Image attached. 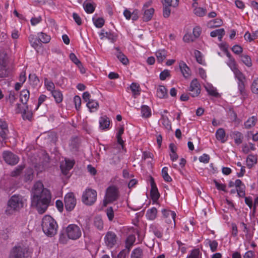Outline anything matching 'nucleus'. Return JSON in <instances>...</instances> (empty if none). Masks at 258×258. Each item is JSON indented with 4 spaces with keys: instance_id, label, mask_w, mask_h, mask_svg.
<instances>
[{
    "instance_id": "nucleus-20",
    "label": "nucleus",
    "mask_w": 258,
    "mask_h": 258,
    "mask_svg": "<svg viewBox=\"0 0 258 258\" xmlns=\"http://www.w3.org/2000/svg\"><path fill=\"white\" fill-rule=\"evenodd\" d=\"M167 53V51L164 49H159L156 52V56L158 62H162L166 58Z\"/></svg>"
},
{
    "instance_id": "nucleus-64",
    "label": "nucleus",
    "mask_w": 258,
    "mask_h": 258,
    "mask_svg": "<svg viewBox=\"0 0 258 258\" xmlns=\"http://www.w3.org/2000/svg\"><path fill=\"white\" fill-rule=\"evenodd\" d=\"M170 76L169 71L168 70H165L160 74V79L161 80H165L167 77Z\"/></svg>"
},
{
    "instance_id": "nucleus-39",
    "label": "nucleus",
    "mask_w": 258,
    "mask_h": 258,
    "mask_svg": "<svg viewBox=\"0 0 258 258\" xmlns=\"http://www.w3.org/2000/svg\"><path fill=\"white\" fill-rule=\"evenodd\" d=\"M168 169L166 167L163 168L162 170V177L165 181L167 182H170L172 181V178L168 174Z\"/></svg>"
},
{
    "instance_id": "nucleus-53",
    "label": "nucleus",
    "mask_w": 258,
    "mask_h": 258,
    "mask_svg": "<svg viewBox=\"0 0 258 258\" xmlns=\"http://www.w3.org/2000/svg\"><path fill=\"white\" fill-rule=\"evenodd\" d=\"M245 186L244 184L242 185V186L237 187L236 191H237V194L238 195L239 197H245Z\"/></svg>"
},
{
    "instance_id": "nucleus-56",
    "label": "nucleus",
    "mask_w": 258,
    "mask_h": 258,
    "mask_svg": "<svg viewBox=\"0 0 258 258\" xmlns=\"http://www.w3.org/2000/svg\"><path fill=\"white\" fill-rule=\"evenodd\" d=\"M163 5H167L168 6L176 7L178 4V0H164Z\"/></svg>"
},
{
    "instance_id": "nucleus-22",
    "label": "nucleus",
    "mask_w": 258,
    "mask_h": 258,
    "mask_svg": "<svg viewBox=\"0 0 258 258\" xmlns=\"http://www.w3.org/2000/svg\"><path fill=\"white\" fill-rule=\"evenodd\" d=\"M216 137L218 140L220 141L222 143H224L226 142L225 132L223 128H220L217 130Z\"/></svg>"
},
{
    "instance_id": "nucleus-23",
    "label": "nucleus",
    "mask_w": 258,
    "mask_h": 258,
    "mask_svg": "<svg viewBox=\"0 0 258 258\" xmlns=\"http://www.w3.org/2000/svg\"><path fill=\"white\" fill-rule=\"evenodd\" d=\"M99 124L100 128L101 130H105L108 128L110 124V121L106 116H104L100 117Z\"/></svg>"
},
{
    "instance_id": "nucleus-32",
    "label": "nucleus",
    "mask_w": 258,
    "mask_h": 258,
    "mask_svg": "<svg viewBox=\"0 0 258 258\" xmlns=\"http://www.w3.org/2000/svg\"><path fill=\"white\" fill-rule=\"evenodd\" d=\"M51 94L57 103H60L62 100V94L59 90L52 91Z\"/></svg>"
},
{
    "instance_id": "nucleus-10",
    "label": "nucleus",
    "mask_w": 258,
    "mask_h": 258,
    "mask_svg": "<svg viewBox=\"0 0 258 258\" xmlns=\"http://www.w3.org/2000/svg\"><path fill=\"white\" fill-rule=\"evenodd\" d=\"M3 157L5 161L9 165H16L19 161L18 156L9 151H6L3 152Z\"/></svg>"
},
{
    "instance_id": "nucleus-42",
    "label": "nucleus",
    "mask_w": 258,
    "mask_h": 258,
    "mask_svg": "<svg viewBox=\"0 0 258 258\" xmlns=\"http://www.w3.org/2000/svg\"><path fill=\"white\" fill-rule=\"evenodd\" d=\"M242 61L248 67L252 66V62L249 56L247 55H242L241 56Z\"/></svg>"
},
{
    "instance_id": "nucleus-1",
    "label": "nucleus",
    "mask_w": 258,
    "mask_h": 258,
    "mask_svg": "<svg viewBox=\"0 0 258 258\" xmlns=\"http://www.w3.org/2000/svg\"><path fill=\"white\" fill-rule=\"evenodd\" d=\"M50 200V191L44 188L41 182H36L32 192L31 206L35 207L39 213L43 214L47 209Z\"/></svg>"
},
{
    "instance_id": "nucleus-24",
    "label": "nucleus",
    "mask_w": 258,
    "mask_h": 258,
    "mask_svg": "<svg viewBox=\"0 0 258 258\" xmlns=\"http://www.w3.org/2000/svg\"><path fill=\"white\" fill-rule=\"evenodd\" d=\"M154 13V9L153 8H150L149 9L145 10L144 15L143 17V20L146 22L150 20L152 18Z\"/></svg>"
},
{
    "instance_id": "nucleus-27",
    "label": "nucleus",
    "mask_w": 258,
    "mask_h": 258,
    "mask_svg": "<svg viewBox=\"0 0 258 258\" xmlns=\"http://www.w3.org/2000/svg\"><path fill=\"white\" fill-rule=\"evenodd\" d=\"M257 162V158L254 155L252 154L249 155L246 159L247 166L249 168L252 167V166L256 164Z\"/></svg>"
},
{
    "instance_id": "nucleus-8",
    "label": "nucleus",
    "mask_w": 258,
    "mask_h": 258,
    "mask_svg": "<svg viewBox=\"0 0 258 258\" xmlns=\"http://www.w3.org/2000/svg\"><path fill=\"white\" fill-rule=\"evenodd\" d=\"M66 233L70 239H77L81 236V230L75 224H70L66 228Z\"/></svg>"
},
{
    "instance_id": "nucleus-25",
    "label": "nucleus",
    "mask_w": 258,
    "mask_h": 258,
    "mask_svg": "<svg viewBox=\"0 0 258 258\" xmlns=\"http://www.w3.org/2000/svg\"><path fill=\"white\" fill-rule=\"evenodd\" d=\"M142 116L144 118H149L151 115V110L147 105H142L141 106Z\"/></svg>"
},
{
    "instance_id": "nucleus-19",
    "label": "nucleus",
    "mask_w": 258,
    "mask_h": 258,
    "mask_svg": "<svg viewBox=\"0 0 258 258\" xmlns=\"http://www.w3.org/2000/svg\"><path fill=\"white\" fill-rule=\"evenodd\" d=\"M157 96L159 98H166L168 97L167 90L165 86L160 85L157 90Z\"/></svg>"
},
{
    "instance_id": "nucleus-49",
    "label": "nucleus",
    "mask_w": 258,
    "mask_h": 258,
    "mask_svg": "<svg viewBox=\"0 0 258 258\" xmlns=\"http://www.w3.org/2000/svg\"><path fill=\"white\" fill-rule=\"evenodd\" d=\"M206 13V10L202 8H197L194 10V13L199 17L204 16Z\"/></svg>"
},
{
    "instance_id": "nucleus-35",
    "label": "nucleus",
    "mask_w": 258,
    "mask_h": 258,
    "mask_svg": "<svg viewBox=\"0 0 258 258\" xmlns=\"http://www.w3.org/2000/svg\"><path fill=\"white\" fill-rule=\"evenodd\" d=\"M22 117L24 119L30 120L32 117V112L28 110V106H26L23 109Z\"/></svg>"
},
{
    "instance_id": "nucleus-60",
    "label": "nucleus",
    "mask_w": 258,
    "mask_h": 258,
    "mask_svg": "<svg viewBox=\"0 0 258 258\" xmlns=\"http://www.w3.org/2000/svg\"><path fill=\"white\" fill-rule=\"evenodd\" d=\"M194 54L197 62L200 64H203V59L201 52L196 50Z\"/></svg>"
},
{
    "instance_id": "nucleus-4",
    "label": "nucleus",
    "mask_w": 258,
    "mask_h": 258,
    "mask_svg": "<svg viewBox=\"0 0 258 258\" xmlns=\"http://www.w3.org/2000/svg\"><path fill=\"white\" fill-rule=\"evenodd\" d=\"M29 255L28 247L24 245H18L11 250L8 258H29Z\"/></svg>"
},
{
    "instance_id": "nucleus-62",
    "label": "nucleus",
    "mask_w": 258,
    "mask_h": 258,
    "mask_svg": "<svg viewBox=\"0 0 258 258\" xmlns=\"http://www.w3.org/2000/svg\"><path fill=\"white\" fill-rule=\"evenodd\" d=\"M200 250L195 249L192 250L190 254L187 258H199Z\"/></svg>"
},
{
    "instance_id": "nucleus-58",
    "label": "nucleus",
    "mask_w": 258,
    "mask_h": 258,
    "mask_svg": "<svg viewBox=\"0 0 258 258\" xmlns=\"http://www.w3.org/2000/svg\"><path fill=\"white\" fill-rule=\"evenodd\" d=\"M232 51L236 54H239L242 52L243 48L239 45H235L231 48Z\"/></svg>"
},
{
    "instance_id": "nucleus-9",
    "label": "nucleus",
    "mask_w": 258,
    "mask_h": 258,
    "mask_svg": "<svg viewBox=\"0 0 258 258\" xmlns=\"http://www.w3.org/2000/svg\"><path fill=\"white\" fill-rule=\"evenodd\" d=\"M64 205L66 210L72 211L76 205V199L73 192L68 193L64 197Z\"/></svg>"
},
{
    "instance_id": "nucleus-37",
    "label": "nucleus",
    "mask_w": 258,
    "mask_h": 258,
    "mask_svg": "<svg viewBox=\"0 0 258 258\" xmlns=\"http://www.w3.org/2000/svg\"><path fill=\"white\" fill-rule=\"evenodd\" d=\"M39 35V39L40 42H42L44 43H48L50 40V37L47 35L46 34L41 32Z\"/></svg>"
},
{
    "instance_id": "nucleus-31",
    "label": "nucleus",
    "mask_w": 258,
    "mask_h": 258,
    "mask_svg": "<svg viewBox=\"0 0 258 258\" xmlns=\"http://www.w3.org/2000/svg\"><path fill=\"white\" fill-rule=\"evenodd\" d=\"M131 257V258H143V250L139 247L135 249L132 251Z\"/></svg>"
},
{
    "instance_id": "nucleus-26",
    "label": "nucleus",
    "mask_w": 258,
    "mask_h": 258,
    "mask_svg": "<svg viewBox=\"0 0 258 258\" xmlns=\"http://www.w3.org/2000/svg\"><path fill=\"white\" fill-rule=\"evenodd\" d=\"M29 91L28 90H23L20 93V101L23 104H26L29 98Z\"/></svg>"
},
{
    "instance_id": "nucleus-7",
    "label": "nucleus",
    "mask_w": 258,
    "mask_h": 258,
    "mask_svg": "<svg viewBox=\"0 0 258 258\" xmlns=\"http://www.w3.org/2000/svg\"><path fill=\"white\" fill-rule=\"evenodd\" d=\"M105 197L106 198L103 202L104 206H106L108 203H111L117 199V189L114 186H109L107 189Z\"/></svg>"
},
{
    "instance_id": "nucleus-40",
    "label": "nucleus",
    "mask_w": 258,
    "mask_h": 258,
    "mask_svg": "<svg viewBox=\"0 0 258 258\" xmlns=\"http://www.w3.org/2000/svg\"><path fill=\"white\" fill-rule=\"evenodd\" d=\"M161 121L162 124L165 126L166 128H167L168 130H170L171 129V125L170 122L168 119V118L164 115H162Z\"/></svg>"
},
{
    "instance_id": "nucleus-3",
    "label": "nucleus",
    "mask_w": 258,
    "mask_h": 258,
    "mask_svg": "<svg viewBox=\"0 0 258 258\" xmlns=\"http://www.w3.org/2000/svg\"><path fill=\"white\" fill-rule=\"evenodd\" d=\"M41 226L43 232L48 236L52 237L56 234L57 224L50 216L46 215L42 218Z\"/></svg>"
},
{
    "instance_id": "nucleus-63",
    "label": "nucleus",
    "mask_w": 258,
    "mask_h": 258,
    "mask_svg": "<svg viewBox=\"0 0 258 258\" xmlns=\"http://www.w3.org/2000/svg\"><path fill=\"white\" fill-rule=\"evenodd\" d=\"M210 159V156L208 155L204 154L202 156L199 157V161L201 162L207 163L209 162Z\"/></svg>"
},
{
    "instance_id": "nucleus-41",
    "label": "nucleus",
    "mask_w": 258,
    "mask_h": 258,
    "mask_svg": "<svg viewBox=\"0 0 258 258\" xmlns=\"http://www.w3.org/2000/svg\"><path fill=\"white\" fill-rule=\"evenodd\" d=\"M256 119L254 116H252L249 118L245 123L244 125L245 128H249L252 126H254L255 123Z\"/></svg>"
},
{
    "instance_id": "nucleus-14",
    "label": "nucleus",
    "mask_w": 258,
    "mask_h": 258,
    "mask_svg": "<svg viewBox=\"0 0 258 258\" xmlns=\"http://www.w3.org/2000/svg\"><path fill=\"white\" fill-rule=\"evenodd\" d=\"M99 36L101 39H103L104 38H106L108 40H110L112 43H114L117 38V35L116 34L110 32H105L104 29L101 30L99 34Z\"/></svg>"
},
{
    "instance_id": "nucleus-45",
    "label": "nucleus",
    "mask_w": 258,
    "mask_h": 258,
    "mask_svg": "<svg viewBox=\"0 0 258 258\" xmlns=\"http://www.w3.org/2000/svg\"><path fill=\"white\" fill-rule=\"evenodd\" d=\"M34 174L32 169H27L25 175L26 181H31L33 178Z\"/></svg>"
},
{
    "instance_id": "nucleus-54",
    "label": "nucleus",
    "mask_w": 258,
    "mask_h": 258,
    "mask_svg": "<svg viewBox=\"0 0 258 258\" xmlns=\"http://www.w3.org/2000/svg\"><path fill=\"white\" fill-rule=\"evenodd\" d=\"M107 217L109 221H112L114 218V211L111 207H108L106 210Z\"/></svg>"
},
{
    "instance_id": "nucleus-5",
    "label": "nucleus",
    "mask_w": 258,
    "mask_h": 258,
    "mask_svg": "<svg viewBox=\"0 0 258 258\" xmlns=\"http://www.w3.org/2000/svg\"><path fill=\"white\" fill-rule=\"evenodd\" d=\"M96 198L97 192L96 190L88 188L83 192L82 201L85 205L91 206L95 202Z\"/></svg>"
},
{
    "instance_id": "nucleus-13",
    "label": "nucleus",
    "mask_w": 258,
    "mask_h": 258,
    "mask_svg": "<svg viewBox=\"0 0 258 258\" xmlns=\"http://www.w3.org/2000/svg\"><path fill=\"white\" fill-rule=\"evenodd\" d=\"M150 181L151 186V189L150 191L151 196L152 200L155 201L158 200L160 197V195L153 177L150 176Z\"/></svg>"
},
{
    "instance_id": "nucleus-21",
    "label": "nucleus",
    "mask_w": 258,
    "mask_h": 258,
    "mask_svg": "<svg viewBox=\"0 0 258 258\" xmlns=\"http://www.w3.org/2000/svg\"><path fill=\"white\" fill-rule=\"evenodd\" d=\"M231 136L234 139L235 144L238 145L242 143L243 136L241 133L235 131L232 133Z\"/></svg>"
},
{
    "instance_id": "nucleus-55",
    "label": "nucleus",
    "mask_w": 258,
    "mask_h": 258,
    "mask_svg": "<svg viewBox=\"0 0 258 258\" xmlns=\"http://www.w3.org/2000/svg\"><path fill=\"white\" fill-rule=\"evenodd\" d=\"M163 15L165 18H168L169 17L171 13V10L169 8L170 6L168 5H163Z\"/></svg>"
},
{
    "instance_id": "nucleus-43",
    "label": "nucleus",
    "mask_w": 258,
    "mask_h": 258,
    "mask_svg": "<svg viewBox=\"0 0 258 258\" xmlns=\"http://www.w3.org/2000/svg\"><path fill=\"white\" fill-rule=\"evenodd\" d=\"M83 7L87 13H92L95 10L94 7L91 3H86L85 2L83 4Z\"/></svg>"
},
{
    "instance_id": "nucleus-52",
    "label": "nucleus",
    "mask_w": 258,
    "mask_h": 258,
    "mask_svg": "<svg viewBox=\"0 0 258 258\" xmlns=\"http://www.w3.org/2000/svg\"><path fill=\"white\" fill-rule=\"evenodd\" d=\"M223 33H225V30L223 28L216 29L215 30L212 31L210 33V36L212 37H215L216 36L220 35L221 34Z\"/></svg>"
},
{
    "instance_id": "nucleus-51",
    "label": "nucleus",
    "mask_w": 258,
    "mask_h": 258,
    "mask_svg": "<svg viewBox=\"0 0 258 258\" xmlns=\"http://www.w3.org/2000/svg\"><path fill=\"white\" fill-rule=\"evenodd\" d=\"M151 230L158 238H161L162 236L161 231L154 225H151Z\"/></svg>"
},
{
    "instance_id": "nucleus-6",
    "label": "nucleus",
    "mask_w": 258,
    "mask_h": 258,
    "mask_svg": "<svg viewBox=\"0 0 258 258\" xmlns=\"http://www.w3.org/2000/svg\"><path fill=\"white\" fill-rule=\"evenodd\" d=\"M233 71L235 77L238 80V88L240 94L242 96H244L245 95L244 84V80H245V77L242 73L235 67L234 68Z\"/></svg>"
},
{
    "instance_id": "nucleus-30",
    "label": "nucleus",
    "mask_w": 258,
    "mask_h": 258,
    "mask_svg": "<svg viewBox=\"0 0 258 258\" xmlns=\"http://www.w3.org/2000/svg\"><path fill=\"white\" fill-rule=\"evenodd\" d=\"M10 74V71L7 68V64L0 65V78L7 77Z\"/></svg>"
},
{
    "instance_id": "nucleus-18",
    "label": "nucleus",
    "mask_w": 258,
    "mask_h": 258,
    "mask_svg": "<svg viewBox=\"0 0 258 258\" xmlns=\"http://www.w3.org/2000/svg\"><path fill=\"white\" fill-rule=\"evenodd\" d=\"M29 39L31 46L35 49H37L41 47L42 44L40 42L39 38L37 39L35 37L34 35H31L29 37Z\"/></svg>"
},
{
    "instance_id": "nucleus-11",
    "label": "nucleus",
    "mask_w": 258,
    "mask_h": 258,
    "mask_svg": "<svg viewBox=\"0 0 258 258\" xmlns=\"http://www.w3.org/2000/svg\"><path fill=\"white\" fill-rule=\"evenodd\" d=\"M190 94L193 97L198 96L201 92L200 84L197 79H194L190 83L189 88Z\"/></svg>"
},
{
    "instance_id": "nucleus-15",
    "label": "nucleus",
    "mask_w": 258,
    "mask_h": 258,
    "mask_svg": "<svg viewBox=\"0 0 258 258\" xmlns=\"http://www.w3.org/2000/svg\"><path fill=\"white\" fill-rule=\"evenodd\" d=\"M162 213L164 218H167L168 217H171V219L169 220V221H167V223H171L173 221L174 225H175V218L176 217V214L174 212L167 210L166 209H163L162 210Z\"/></svg>"
},
{
    "instance_id": "nucleus-44",
    "label": "nucleus",
    "mask_w": 258,
    "mask_h": 258,
    "mask_svg": "<svg viewBox=\"0 0 258 258\" xmlns=\"http://www.w3.org/2000/svg\"><path fill=\"white\" fill-rule=\"evenodd\" d=\"M222 24V20L219 18L215 19L213 21H211L209 23L211 27H218L221 26Z\"/></svg>"
},
{
    "instance_id": "nucleus-28",
    "label": "nucleus",
    "mask_w": 258,
    "mask_h": 258,
    "mask_svg": "<svg viewBox=\"0 0 258 258\" xmlns=\"http://www.w3.org/2000/svg\"><path fill=\"white\" fill-rule=\"evenodd\" d=\"M86 105L90 109V111L92 112L97 109L99 107V103L97 101L91 99V101H89V102L87 103Z\"/></svg>"
},
{
    "instance_id": "nucleus-12",
    "label": "nucleus",
    "mask_w": 258,
    "mask_h": 258,
    "mask_svg": "<svg viewBox=\"0 0 258 258\" xmlns=\"http://www.w3.org/2000/svg\"><path fill=\"white\" fill-rule=\"evenodd\" d=\"M116 235L114 232L108 231L104 237L105 243L108 247L111 248L116 244Z\"/></svg>"
},
{
    "instance_id": "nucleus-2",
    "label": "nucleus",
    "mask_w": 258,
    "mask_h": 258,
    "mask_svg": "<svg viewBox=\"0 0 258 258\" xmlns=\"http://www.w3.org/2000/svg\"><path fill=\"white\" fill-rule=\"evenodd\" d=\"M25 200L19 195H14L8 202L5 213L8 215H11L19 212L24 207Z\"/></svg>"
},
{
    "instance_id": "nucleus-34",
    "label": "nucleus",
    "mask_w": 258,
    "mask_h": 258,
    "mask_svg": "<svg viewBox=\"0 0 258 258\" xmlns=\"http://www.w3.org/2000/svg\"><path fill=\"white\" fill-rule=\"evenodd\" d=\"M29 79L30 82V84L35 87L37 86L39 83V80L36 75L34 74H30L29 76Z\"/></svg>"
},
{
    "instance_id": "nucleus-38",
    "label": "nucleus",
    "mask_w": 258,
    "mask_h": 258,
    "mask_svg": "<svg viewBox=\"0 0 258 258\" xmlns=\"http://www.w3.org/2000/svg\"><path fill=\"white\" fill-rule=\"evenodd\" d=\"M8 55L4 51H0V65L7 64Z\"/></svg>"
},
{
    "instance_id": "nucleus-61",
    "label": "nucleus",
    "mask_w": 258,
    "mask_h": 258,
    "mask_svg": "<svg viewBox=\"0 0 258 258\" xmlns=\"http://www.w3.org/2000/svg\"><path fill=\"white\" fill-rule=\"evenodd\" d=\"M209 243L212 251L214 252L216 251L218 246L217 242L216 240H209Z\"/></svg>"
},
{
    "instance_id": "nucleus-36",
    "label": "nucleus",
    "mask_w": 258,
    "mask_h": 258,
    "mask_svg": "<svg viewBox=\"0 0 258 258\" xmlns=\"http://www.w3.org/2000/svg\"><path fill=\"white\" fill-rule=\"evenodd\" d=\"M130 88L134 96L139 95L140 94V86L138 84L136 83H132Z\"/></svg>"
},
{
    "instance_id": "nucleus-16",
    "label": "nucleus",
    "mask_w": 258,
    "mask_h": 258,
    "mask_svg": "<svg viewBox=\"0 0 258 258\" xmlns=\"http://www.w3.org/2000/svg\"><path fill=\"white\" fill-rule=\"evenodd\" d=\"M117 52L115 55L119 61L124 65H126L128 63V59L127 57L120 51L119 47H115Z\"/></svg>"
},
{
    "instance_id": "nucleus-17",
    "label": "nucleus",
    "mask_w": 258,
    "mask_h": 258,
    "mask_svg": "<svg viewBox=\"0 0 258 258\" xmlns=\"http://www.w3.org/2000/svg\"><path fill=\"white\" fill-rule=\"evenodd\" d=\"M179 68L183 76L185 78H188L190 75V70L187 67L185 62L181 61L179 62Z\"/></svg>"
},
{
    "instance_id": "nucleus-50",
    "label": "nucleus",
    "mask_w": 258,
    "mask_h": 258,
    "mask_svg": "<svg viewBox=\"0 0 258 258\" xmlns=\"http://www.w3.org/2000/svg\"><path fill=\"white\" fill-rule=\"evenodd\" d=\"M251 89L253 93L258 94V78L253 80Z\"/></svg>"
},
{
    "instance_id": "nucleus-47",
    "label": "nucleus",
    "mask_w": 258,
    "mask_h": 258,
    "mask_svg": "<svg viewBox=\"0 0 258 258\" xmlns=\"http://www.w3.org/2000/svg\"><path fill=\"white\" fill-rule=\"evenodd\" d=\"M24 166L21 165L18 166L14 170H13L11 173V175L13 177H15L19 175L22 172V170L24 169Z\"/></svg>"
},
{
    "instance_id": "nucleus-33",
    "label": "nucleus",
    "mask_w": 258,
    "mask_h": 258,
    "mask_svg": "<svg viewBox=\"0 0 258 258\" xmlns=\"http://www.w3.org/2000/svg\"><path fill=\"white\" fill-rule=\"evenodd\" d=\"M94 225L99 230H101L103 227V222L101 218L99 216L95 217Z\"/></svg>"
},
{
    "instance_id": "nucleus-29",
    "label": "nucleus",
    "mask_w": 258,
    "mask_h": 258,
    "mask_svg": "<svg viewBox=\"0 0 258 258\" xmlns=\"http://www.w3.org/2000/svg\"><path fill=\"white\" fill-rule=\"evenodd\" d=\"M157 210L156 208H152L147 211L146 217L149 220H153L156 217Z\"/></svg>"
},
{
    "instance_id": "nucleus-57",
    "label": "nucleus",
    "mask_w": 258,
    "mask_h": 258,
    "mask_svg": "<svg viewBox=\"0 0 258 258\" xmlns=\"http://www.w3.org/2000/svg\"><path fill=\"white\" fill-rule=\"evenodd\" d=\"M135 241V237L134 235H130L126 239V247L128 249L132 246Z\"/></svg>"
},
{
    "instance_id": "nucleus-59",
    "label": "nucleus",
    "mask_w": 258,
    "mask_h": 258,
    "mask_svg": "<svg viewBox=\"0 0 258 258\" xmlns=\"http://www.w3.org/2000/svg\"><path fill=\"white\" fill-rule=\"evenodd\" d=\"M201 32L202 29L200 27L197 26L195 27L192 31L195 39L198 38L200 36Z\"/></svg>"
},
{
    "instance_id": "nucleus-46",
    "label": "nucleus",
    "mask_w": 258,
    "mask_h": 258,
    "mask_svg": "<svg viewBox=\"0 0 258 258\" xmlns=\"http://www.w3.org/2000/svg\"><path fill=\"white\" fill-rule=\"evenodd\" d=\"M44 84L47 90L51 91V92H52V91H54L55 86L52 82L48 81L47 79H45Z\"/></svg>"
},
{
    "instance_id": "nucleus-48",
    "label": "nucleus",
    "mask_w": 258,
    "mask_h": 258,
    "mask_svg": "<svg viewBox=\"0 0 258 258\" xmlns=\"http://www.w3.org/2000/svg\"><path fill=\"white\" fill-rule=\"evenodd\" d=\"M95 26L97 28H101L104 24V20L102 18H98L96 19H93Z\"/></svg>"
}]
</instances>
